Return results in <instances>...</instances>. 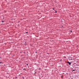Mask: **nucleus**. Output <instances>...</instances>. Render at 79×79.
Wrapping results in <instances>:
<instances>
[{"label": "nucleus", "instance_id": "6e6552de", "mask_svg": "<svg viewBox=\"0 0 79 79\" xmlns=\"http://www.w3.org/2000/svg\"><path fill=\"white\" fill-rule=\"evenodd\" d=\"M2 63V62H0V63Z\"/></svg>", "mask_w": 79, "mask_h": 79}, {"label": "nucleus", "instance_id": "f257e3e1", "mask_svg": "<svg viewBox=\"0 0 79 79\" xmlns=\"http://www.w3.org/2000/svg\"><path fill=\"white\" fill-rule=\"evenodd\" d=\"M67 63H68L69 64V65H71V63L69 62H68Z\"/></svg>", "mask_w": 79, "mask_h": 79}, {"label": "nucleus", "instance_id": "0eeeda50", "mask_svg": "<svg viewBox=\"0 0 79 79\" xmlns=\"http://www.w3.org/2000/svg\"><path fill=\"white\" fill-rule=\"evenodd\" d=\"M35 53H37V52H35Z\"/></svg>", "mask_w": 79, "mask_h": 79}, {"label": "nucleus", "instance_id": "1a4fd4ad", "mask_svg": "<svg viewBox=\"0 0 79 79\" xmlns=\"http://www.w3.org/2000/svg\"><path fill=\"white\" fill-rule=\"evenodd\" d=\"M53 10H54V9H53Z\"/></svg>", "mask_w": 79, "mask_h": 79}, {"label": "nucleus", "instance_id": "f03ea898", "mask_svg": "<svg viewBox=\"0 0 79 79\" xmlns=\"http://www.w3.org/2000/svg\"><path fill=\"white\" fill-rule=\"evenodd\" d=\"M55 13H57V12H56H56H55Z\"/></svg>", "mask_w": 79, "mask_h": 79}, {"label": "nucleus", "instance_id": "423d86ee", "mask_svg": "<svg viewBox=\"0 0 79 79\" xmlns=\"http://www.w3.org/2000/svg\"><path fill=\"white\" fill-rule=\"evenodd\" d=\"M27 34L28 32H26Z\"/></svg>", "mask_w": 79, "mask_h": 79}, {"label": "nucleus", "instance_id": "39448f33", "mask_svg": "<svg viewBox=\"0 0 79 79\" xmlns=\"http://www.w3.org/2000/svg\"><path fill=\"white\" fill-rule=\"evenodd\" d=\"M27 65H28V64H27Z\"/></svg>", "mask_w": 79, "mask_h": 79}, {"label": "nucleus", "instance_id": "7ed1b4c3", "mask_svg": "<svg viewBox=\"0 0 79 79\" xmlns=\"http://www.w3.org/2000/svg\"><path fill=\"white\" fill-rule=\"evenodd\" d=\"M25 69H23V70H25Z\"/></svg>", "mask_w": 79, "mask_h": 79}, {"label": "nucleus", "instance_id": "20e7f679", "mask_svg": "<svg viewBox=\"0 0 79 79\" xmlns=\"http://www.w3.org/2000/svg\"><path fill=\"white\" fill-rule=\"evenodd\" d=\"M2 23H3V22H4V21H2Z\"/></svg>", "mask_w": 79, "mask_h": 79}]
</instances>
